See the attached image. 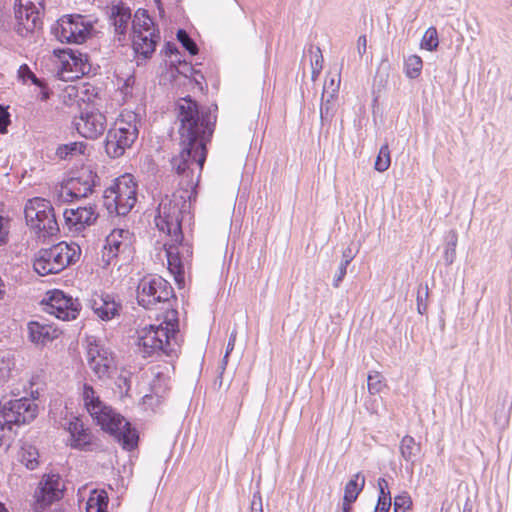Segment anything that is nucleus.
<instances>
[{
	"label": "nucleus",
	"instance_id": "1",
	"mask_svg": "<svg viewBox=\"0 0 512 512\" xmlns=\"http://www.w3.org/2000/svg\"><path fill=\"white\" fill-rule=\"evenodd\" d=\"M179 135L183 149L173 158L172 165L178 174L197 171L201 173L206 156V144L214 132L216 116L210 110H199L191 97L180 98L176 103Z\"/></svg>",
	"mask_w": 512,
	"mask_h": 512
},
{
	"label": "nucleus",
	"instance_id": "2",
	"mask_svg": "<svg viewBox=\"0 0 512 512\" xmlns=\"http://www.w3.org/2000/svg\"><path fill=\"white\" fill-rule=\"evenodd\" d=\"M80 397L92 420L104 432L113 436L123 449L131 451L137 447L139 437L136 429L120 413L107 405L93 386L84 383Z\"/></svg>",
	"mask_w": 512,
	"mask_h": 512
},
{
	"label": "nucleus",
	"instance_id": "3",
	"mask_svg": "<svg viewBox=\"0 0 512 512\" xmlns=\"http://www.w3.org/2000/svg\"><path fill=\"white\" fill-rule=\"evenodd\" d=\"M179 332L178 312L167 309L158 324H149L136 331V347L143 358L172 356L179 346L176 336Z\"/></svg>",
	"mask_w": 512,
	"mask_h": 512
},
{
	"label": "nucleus",
	"instance_id": "4",
	"mask_svg": "<svg viewBox=\"0 0 512 512\" xmlns=\"http://www.w3.org/2000/svg\"><path fill=\"white\" fill-rule=\"evenodd\" d=\"M81 256V248L76 243L59 242L38 251L33 262L35 272L41 276L57 274L75 264Z\"/></svg>",
	"mask_w": 512,
	"mask_h": 512
},
{
	"label": "nucleus",
	"instance_id": "5",
	"mask_svg": "<svg viewBox=\"0 0 512 512\" xmlns=\"http://www.w3.org/2000/svg\"><path fill=\"white\" fill-rule=\"evenodd\" d=\"M137 114L123 110L106 136L105 150L111 158L123 156L138 137Z\"/></svg>",
	"mask_w": 512,
	"mask_h": 512
},
{
	"label": "nucleus",
	"instance_id": "6",
	"mask_svg": "<svg viewBox=\"0 0 512 512\" xmlns=\"http://www.w3.org/2000/svg\"><path fill=\"white\" fill-rule=\"evenodd\" d=\"M25 222L29 230L38 238L56 235L59 231L54 207L42 197L29 199L24 207Z\"/></svg>",
	"mask_w": 512,
	"mask_h": 512
},
{
	"label": "nucleus",
	"instance_id": "7",
	"mask_svg": "<svg viewBox=\"0 0 512 512\" xmlns=\"http://www.w3.org/2000/svg\"><path fill=\"white\" fill-rule=\"evenodd\" d=\"M137 183L133 175L117 177L104 191V205L110 213L127 215L137 202Z\"/></svg>",
	"mask_w": 512,
	"mask_h": 512
},
{
	"label": "nucleus",
	"instance_id": "8",
	"mask_svg": "<svg viewBox=\"0 0 512 512\" xmlns=\"http://www.w3.org/2000/svg\"><path fill=\"white\" fill-rule=\"evenodd\" d=\"M163 248L167 260V269L173 275L175 282L181 288L185 283L186 270L190 268L193 258V246L180 237L166 238Z\"/></svg>",
	"mask_w": 512,
	"mask_h": 512
},
{
	"label": "nucleus",
	"instance_id": "9",
	"mask_svg": "<svg viewBox=\"0 0 512 512\" xmlns=\"http://www.w3.org/2000/svg\"><path fill=\"white\" fill-rule=\"evenodd\" d=\"M186 202L182 198L165 197L158 206V213L155 217V225L158 230L166 236H183L181 222Z\"/></svg>",
	"mask_w": 512,
	"mask_h": 512
},
{
	"label": "nucleus",
	"instance_id": "10",
	"mask_svg": "<svg viewBox=\"0 0 512 512\" xmlns=\"http://www.w3.org/2000/svg\"><path fill=\"white\" fill-rule=\"evenodd\" d=\"M45 0H15L13 29L21 37H28L41 25Z\"/></svg>",
	"mask_w": 512,
	"mask_h": 512
},
{
	"label": "nucleus",
	"instance_id": "11",
	"mask_svg": "<svg viewBox=\"0 0 512 512\" xmlns=\"http://www.w3.org/2000/svg\"><path fill=\"white\" fill-rule=\"evenodd\" d=\"M94 23L84 15L62 16L56 24L55 35L62 43L82 44L92 37Z\"/></svg>",
	"mask_w": 512,
	"mask_h": 512
},
{
	"label": "nucleus",
	"instance_id": "12",
	"mask_svg": "<svg viewBox=\"0 0 512 512\" xmlns=\"http://www.w3.org/2000/svg\"><path fill=\"white\" fill-rule=\"evenodd\" d=\"M174 296L170 283L160 276H144L137 286L138 304L151 309L156 304L167 302Z\"/></svg>",
	"mask_w": 512,
	"mask_h": 512
},
{
	"label": "nucleus",
	"instance_id": "13",
	"mask_svg": "<svg viewBox=\"0 0 512 512\" xmlns=\"http://www.w3.org/2000/svg\"><path fill=\"white\" fill-rule=\"evenodd\" d=\"M57 59V75L63 81H75L90 71L88 57L72 49L54 50Z\"/></svg>",
	"mask_w": 512,
	"mask_h": 512
},
{
	"label": "nucleus",
	"instance_id": "14",
	"mask_svg": "<svg viewBox=\"0 0 512 512\" xmlns=\"http://www.w3.org/2000/svg\"><path fill=\"white\" fill-rule=\"evenodd\" d=\"M43 304L47 313L63 321L75 320L81 311L78 299L59 289L47 291Z\"/></svg>",
	"mask_w": 512,
	"mask_h": 512
},
{
	"label": "nucleus",
	"instance_id": "15",
	"mask_svg": "<svg viewBox=\"0 0 512 512\" xmlns=\"http://www.w3.org/2000/svg\"><path fill=\"white\" fill-rule=\"evenodd\" d=\"M86 361L90 370L100 380L110 378L116 370V362L112 351L97 340L88 342Z\"/></svg>",
	"mask_w": 512,
	"mask_h": 512
},
{
	"label": "nucleus",
	"instance_id": "16",
	"mask_svg": "<svg viewBox=\"0 0 512 512\" xmlns=\"http://www.w3.org/2000/svg\"><path fill=\"white\" fill-rule=\"evenodd\" d=\"M134 234L127 229H114L106 237L102 250V261L105 265L116 262L119 256H129L134 248Z\"/></svg>",
	"mask_w": 512,
	"mask_h": 512
},
{
	"label": "nucleus",
	"instance_id": "17",
	"mask_svg": "<svg viewBox=\"0 0 512 512\" xmlns=\"http://www.w3.org/2000/svg\"><path fill=\"white\" fill-rule=\"evenodd\" d=\"M65 486L58 474H45L35 490V509L44 510L64 496Z\"/></svg>",
	"mask_w": 512,
	"mask_h": 512
},
{
	"label": "nucleus",
	"instance_id": "18",
	"mask_svg": "<svg viewBox=\"0 0 512 512\" xmlns=\"http://www.w3.org/2000/svg\"><path fill=\"white\" fill-rule=\"evenodd\" d=\"M35 399H29L26 397L20 399L9 400L8 402L1 404L3 411L5 412L8 422L12 426H20L29 424L38 415L39 408Z\"/></svg>",
	"mask_w": 512,
	"mask_h": 512
},
{
	"label": "nucleus",
	"instance_id": "19",
	"mask_svg": "<svg viewBox=\"0 0 512 512\" xmlns=\"http://www.w3.org/2000/svg\"><path fill=\"white\" fill-rule=\"evenodd\" d=\"M64 225L73 235L80 234L87 227L93 225L98 218L95 206H80L66 208L63 213Z\"/></svg>",
	"mask_w": 512,
	"mask_h": 512
},
{
	"label": "nucleus",
	"instance_id": "20",
	"mask_svg": "<svg viewBox=\"0 0 512 512\" xmlns=\"http://www.w3.org/2000/svg\"><path fill=\"white\" fill-rule=\"evenodd\" d=\"M65 430L69 433L68 445L72 449L90 450L94 444V435L80 417L74 416L65 424Z\"/></svg>",
	"mask_w": 512,
	"mask_h": 512
},
{
	"label": "nucleus",
	"instance_id": "21",
	"mask_svg": "<svg viewBox=\"0 0 512 512\" xmlns=\"http://www.w3.org/2000/svg\"><path fill=\"white\" fill-rule=\"evenodd\" d=\"M62 331L47 320H32L27 323V338L36 346L44 347L58 339Z\"/></svg>",
	"mask_w": 512,
	"mask_h": 512
},
{
	"label": "nucleus",
	"instance_id": "22",
	"mask_svg": "<svg viewBox=\"0 0 512 512\" xmlns=\"http://www.w3.org/2000/svg\"><path fill=\"white\" fill-rule=\"evenodd\" d=\"M76 128L83 137L97 139L107 128L106 116L98 110L87 111L80 116Z\"/></svg>",
	"mask_w": 512,
	"mask_h": 512
},
{
	"label": "nucleus",
	"instance_id": "23",
	"mask_svg": "<svg viewBox=\"0 0 512 512\" xmlns=\"http://www.w3.org/2000/svg\"><path fill=\"white\" fill-rule=\"evenodd\" d=\"M96 174L90 170H83L77 177L70 178L64 189L73 199H81L92 193L96 182Z\"/></svg>",
	"mask_w": 512,
	"mask_h": 512
},
{
	"label": "nucleus",
	"instance_id": "24",
	"mask_svg": "<svg viewBox=\"0 0 512 512\" xmlns=\"http://www.w3.org/2000/svg\"><path fill=\"white\" fill-rule=\"evenodd\" d=\"M159 39V34L138 33L132 35V47L138 62L140 59L145 61L152 56Z\"/></svg>",
	"mask_w": 512,
	"mask_h": 512
},
{
	"label": "nucleus",
	"instance_id": "25",
	"mask_svg": "<svg viewBox=\"0 0 512 512\" xmlns=\"http://www.w3.org/2000/svg\"><path fill=\"white\" fill-rule=\"evenodd\" d=\"M90 302L92 310L102 320L112 319L120 309V305L108 294H94Z\"/></svg>",
	"mask_w": 512,
	"mask_h": 512
},
{
	"label": "nucleus",
	"instance_id": "26",
	"mask_svg": "<svg viewBox=\"0 0 512 512\" xmlns=\"http://www.w3.org/2000/svg\"><path fill=\"white\" fill-rule=\"evenodd\" d=\"M40 455L38 449L27 442L21 444L18 452L17 459L29 470H35L40 464Z\"/></svg>",
	"mask_w": 512,
	"mask_h": 512
},
{
	"label": "nucleus",
	"instance_id": "27",
	"mask_svg": "<svg viewBox=\"0 0 512 512\" xmlns=\"http://www.w3.org/2000/svg\"><path fill=\"white\" fill-rule=\"evenodd\" d=\"M133 34L140 33H152L159 34L155 28L152 18L149 16L147 10L138 9L135 12L134 19L132 22Z\"/></svg>",
	"mask_w": 512,
	"mask_h": 512
},
{
	"label": "nucleus",
	"instance_id": "28",
	"mask_svg": "<svg viewBox=\"0 0 512 512\" xmlns=\"http://www.w3.org/2000/svg\"><path fill=\"white\" fill-rule=\"evenodd\" d=\"M110 15L113 20L115 30L120 34L125 33L131 19L130 9L125 7L123 4L113 5L111 7Z\"/></svg>",
	"mask_w": 512,
	"mask_h": 512
},
{
	"label": "nucleus",
	"instance_id": "29",
	"mask_svg": "<svg viewBox=\"0 0 512 512\" xmlns=\"http://www.w3.org/2000/svg\"><path fill=\"white\" fill-rule=\"evenodd\" d=\"M18 77L22 80L23 83H27L31 81L34 85L40 88V92L38 98L41 101H46L50 97V93L46 84L38 79L36 75L31 71L27 64H23L18 69Z\"/></svg>",
	"mask_w": 512,
	"mask_h": 512
},
{
	"label": "nucleus",
	"instance_id": "30",
	"mask_svg": "<svg viewBox=\"0 0 512 512\" xmlns=\"http://www.w3.org/2000/svg\"><path fill=\"white\" fill-rule=\"evenodd\" d=\"M109 497L105 490L91 491L87 502L86 512H108Z\"/></svg>",
	"mask_w": 512,
	"mask_h": 512
},
{
	"label": "nucleus",
	"instance_id": "31",
	"mask_svg": "<svg viewBox=\"0 0 512 512\" xmlns=\"http://www.w3.org/2000/svg\"><path fill=\"white\" fill-rule=\"evenodd\" d=\"M365 485V477L361 473H356L346 483L344 488L343 502L354 503Z\"/></svg>",
	"mask_w": 512,
	"mask_h": 512
},
{
	"label": "nucleus",
	"instance_id": "32",
	"mask_svg": "<svg viewBox=\"0 0 512 512\" xmlns=\"http://www.w3.org/2000/svg\"><path fill=\"white\" fill-rule=\"evenodd\" d=\"M87 148L85 142L75 141L59 146L56 153L61 159H65L69 156L84 155L86 154Z\"/></svg>",
	"mask_w": 512,
	"mask_h": 512
},
{
	"label": "nucleus",
	"instance_id": "33",
	"mask_svg": "<svg viewBox=\"0 0 512 512\" xmlns=\"http://www.w3.org/2000/svg\"><path fill=\"white\" fill-rule=\"evenodd\" d=\"M400 453L406 461H411L420 451V444L415 439L406 435L400 442Z\"/></svg>",
	"mask_w": 512,
	"mask_h": 512
},
{
	"label": "nucleus",
	"instance_id": "34",
	"mask_svg": "<svg viewBox=\"0 0 512 512\" xmlns=\"http://www.w3.org/2000/svg\"><path fill=\"white\" fill-rule=\"evenodd\" d=\"M423 61L418 55H410L404 61L405 75L410 79H416L421 75Z\"/></svg>",
	"mask_w": 512,
	"mask_h": 512
},
{
	"label": "nucleus",
	"instance_id": "35",
	"mask_svg": "<svg viewBox=\"0 0 512 512\" xmlns=\"http://www.w3.org/2000/svg\"><path fill=\"white\" fill-rule=\"evenodd\" d=\"M367 387L369 393L375 395L382 392L387 387V384L380 372L373 371L368 374Z\"/></svg>",
	"mask_w": 512,
	"mask_h": 512
},
{
	"label": "nucleus",
	"instance_id": "36",
	"mask_svg": "<svg viewBox=\"0 0 512 512\" xmlns=\"http://www.w3.org/2000/svg\"><path fill=\"white\" fill-rule=\"evenodd\" d=\"M391 164L390 149L388 144H384L380 147L379 153L376 157L374 168L378 172H384L388 170Z\"/></svg>",
	"mask_w": 512,
	"mask_h": 512
},
{
	"label": "nucleus",
	"instance_id": "37",
	"mask_svg": "<svg viewBox=\"0 0 512 512\" xmlns=\"http://www.w3.org/2000/svg\"><path fill=\"white\" fill-rule=\"evenodd\" d=\"M439 45L438 40V32L435 27H429L421 40V48L426 49L428 51H434L437 49Z\"/></svg>",
	"mask_w": 512,
	"mask_h": 512
},
{
	"label": "nucleus",
	"instance_id": "38",
	"mask_svg": "<svg viewBox=\"0 0 512 512\" xmlns=\"http://www.w3.org/2000/svg\"><path fill=\"white\" fill-rule=\"evenodd\" d=\"M394 512H411L412 499L408 493H402L394 498Z\"/></svg>",
	"mask_w": 512,
	"mask_h": 512
},
{
	"label": "nucleus",
	"instance_id": "39",
	"mask_svg": "<svg viewBox=\"0 0 512 512\" xmlns=\"http://www.w3.org/2000/svg\"><path fill=\"white\" fill-rule=\"evenodd\" d=\"M177 39L191 55H196L198 53L196 43L190 38L185 30H178Z\"/></svg>",
	"mask_w": 512,
	"mask_h": 512
},
{
	"label": "nucleus",
	"instance_id": "40",
	"mask_svg": "<svg viewBox=\"0 0 512 512\" xmlns=\"http://www.w3.org/2000/svg\"><path fill=\"white\" fill-rule=\"evenodd\" d=\"M312 53L314 54V60L311 62V74L312 79L315 80L318 78L323 69L324 57L319 47H316Z\"/></svg>",
	"mask_w": 512,
	"mask_h": 512
},
{
	"label": "nucleus",
	"instance_id": "41",
	"mask_svg": "<svg viewBox=\"0 0 512 512\" xmlns=\"http://www.w3.org/2000/svg\"><path fill=\"white\" fill-rule=\"evenodd\" d=\"M10 222L0 213V246L5 245L9 239Z\"/></svg>",
	"mask_w": 512,
	"mask_h": 512
},
{
	"label": "nucleus",
	"instance_id": "42",
	"mask_svg": "<svg viewBox=\"0 0 512 512\" xmlns=\"http://www.w3.org/2000/svg\"><path fill=\"white\" fill-rule=\"evenodd\" d=\"M351 260H352V257H350L349 259H344L341 262V264L339 266V269H338V273L336 274V276H335V278L333 280V286L334 287H339L340 286V283L342 282L343 278L346 275L347 266L349 265Z\"/></svg>",
	"mask_w": 512,
	"mask_h": 512
},
{
	"label": "nucleus",
	"instance_id": "43",
	"mask_svg": "<svg viewBox=\"0 0 512 512\" xmlns=\"http://www.w3.org/2000/svg\"><path fill=\"white\" fill-rule=\"evenodd\" d=\"M10 123V114L6 108L0 105V134L7 132V127Z\"/></svg>",
	"mask_w": 512,
	"mask_h": 512
},
{
	"label": "nucleus",
	"instance_id": "44",
	"mask_svg": "<svg viewBox=\"0 0 512 512\" xmlns=\"http://www.w3.org/2000/svg\"><path fill=\"white\" fill-rule=\"evenodd\" d=\"M391 507V497L378 496L375 512H389Z\"/></svg>",
	"mask_w": 512,
	"mask_h": 512
},
{
	"label": "nucleus",
	"instance_id": "45",
	"mask_svg": "<svg viewBox=\"0 0 512 512\" xmlns=\"http://www.w3.org/2000/svg\"><path fill=\"white\" fill-rule=\"evenodd\" d=\"M379 496L391 497L389 484L385 478H379L378 482Z\"/></svg>",
	"mask_w": 512,
	"mask_h": 512
},
{
	"label": "nucleus",
	"instance_id": "46",
	"mask_svg": "<svg viewBox=\"0 0 512 512\" xmlns=\"http://www.w3.org/2000/svg\"><path fill=\"white\" fill-rule=\"evenodd\" d=\"M42 382V379H41V376L36 374V375H33L29 381L30 383V387H31V396L34 398V399H37L39 397V391L38 390H32L33 386L34 385H38L39 383Z\"/></svg>",
	"mask_w": 512,
	"mask_h": 512
},
{
	"label": "nucleus",
	"instance_id": "47",
	"mask_svg": "<svg viewBox=\"0 0 512 512\" xmlns=\"http://www.w3.org/2000/svg\"><path fill=\"white\" fill-rule=\"evenodd\" d=\"M236 337H237V331L233 330L230 334V338H229V341L227 344L225 358H227L228 355L231 353V351H233L234 346H235Z\"/></svg>",
	"mask_w": 512,
	"mask_h": 512
},
{
	"label": "nucleus",
	"instance_id": "48",
	"mask_svg": "<svg viewBox=\"0 0 512 512\" xmlns=\"http://www.w3.org/2000/svg\"><path fill=\"white\" fill-rule=\"evenodd\" d=\"M357 47H358V52L361 56L363 54H365L366 49H367V38L365 35L359 36V38L357 40Z\"/></svg>",
	"mask_w": 512,
	"mask_h": 512
},
{
	"label": "nucleus",
	"instance_id": "49",
	"mask_svg": "<svg viewBox=\"0 0 512 512\" xmlns=\"http://www.w3.org/2000/svg\"><path fill=\"white\" fill-rule=\"evenodd\" d=\"M352 504L353 503H345L342 505V512H352Z\"/></svg>",
	"mask_w": 512,
	"mask_h": 512
},
{
	"label": "nucleus",
	"instance_id": "50",
	"mask_svg": "<svg viewBox=\"0 0 512 512\" xmlns=\"http://www.w3.org/2000/svg\"><path fill=\"white\" fill-rule=\"evenodd\" d=\"M344 257H345V259H349L350 257L353 258V256L351 255L350 249H348L347 251L344 252Z\"/></svg>",
	"mask_w": 512,
	"mask_h": 512
},
{
	"label": "nucleus",
	"instance_id": "51",
	"mask_svg": "<svg viewBox=\"0 0 512 512\" xmlns=\"http://www.w3.org/2000/svg\"><path fill=\"white\" fill-rule=\"evenodd\" d=\"M66 90L70 91L69 92V95H72V93H74L76 91L75 87L74 86H68L66 88Z\"/></svg>",
	"mask_w": 512,
	"mask_h": 512
},
{
	"label": "nucleus",
	"instance_id": "52",
	"mask_svg": "<svg viewBox=\"0 0 512 512\" xmlns=\"http://www.w3.org/2000/svg\"><path fill=\"white\" fill-rule=\"evenodd\" d=\"M0 512H7L6 506L0 501Z\"/></svg>",
	"mask_w": 512,
	"mask_h": 512
},
{
	"label": "nucleus",
	"instance_id": "53",
	"mask_svg": "<svg viewBox=\"0 0 512 512\" xmlns=\"http://www.w3.org/2000/svg\"><path fill=\"white\" fill-rule=\"evenodd\" d=\"M338 90V85L335 86V88L333 89V92H337Z\"/></svg>",
	"mask_w": 512,
	"mask_h": 512
}]
</instances>
